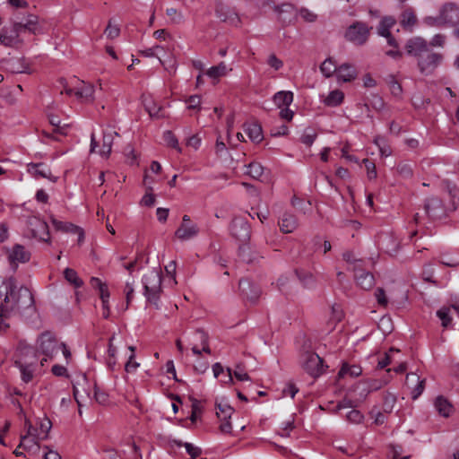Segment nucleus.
Wrapping results in <instances>:
<instances>
[{
  "mask_svg": "<svg viewBox=\"0 0 459 459\" xmlns=\"http://www.w3.org/2000/svg\"><path fill=\"white\" fill-rule=\"evenodd\" d=\"M42 34L44 28L36 15L30 14L21 22H15L11 29L4 28L0 32V43L5 47H17L22 33Z\"/></svg>",
  "mask_w": 459,
  "mask_h": 459,
  "instance_id": "nucleus-1",
  "label": "nucleus"
},
{
  "mask_svg": "<svg viewBox=\"0 0 459 459\" xmlns=\"http://www.w3.org/2000/svg\"><path fill=\"white\" fill-rule=\"evenodd\" d=\"M0 295L4 296V305L8 311L22 310L30 307L33 304V298L30 290L23 287H18L13 278L4 280L0 285Z\"/></svg>",
  "mask_w": 459,
  "mask_h": 459,
  "instance_id": "nucleus-2",
  "label": "nucleus"
},
{
  "mask_svg": "<svg viewBox=\"0 0 459 459\" xmlns=\"http://www.w3.org/2000/svg\"><path fill=\"white\" fill-rule=\"evenodd\" d=\"M162 274L160 270L154 269L143 280L144 296L147 301L159 309V300L160 293L162 292Z\"/></svg>",
  "mask_w": 459,
  "mask_h": 459,
  "instance_id": "nucleus-3",
  "label": "nucleus"
},
{
  "mask_svg": "<svg viewBox=\"0 0 459 459\" xmlns=\"http://www.w3.org/2000/svg\"><path fill=\"white\" fill-rule=\"evenodd\" d=\"M60 342L51 332L42 333L37 341L38 351L45 356L40 364L43 366L48 359L53 358L56 352L59 350Z\"/></svg>",
  "mask_w": 459,
  "mask_h": 459,
  "instance_id": "nucleus-4",
  "label": "nucleus"
},
{
  "mask_svg": "<svg viewBox=\"0 0 459 459\" xmlns=\"http://www.w3.org/2000/svg\"><path fill=\"white\" fill-rule=\"evenodd\" d=\"M372 27L368 26L366 23L355 22L346 29L344 38L354 45L361 46L367 42Z\"/></svg>",
  "mask_w": 459,
  "mask_h": 459,
  "instance_id": "nucleus-5",
  "label": "nucleus"
},
{
  "mask_svg": "<svg viewBox=\"0 0 459 459\" xmlns=\"http://www.w3.org/2000/svg\"><path fill=\"white\" fill-rule=\"evenodd\" d=\"M459 20V7L455 4H446L437 16H429L425 22L429 25H441L445 23H454Z\"/></svg>",
  "mask_w": 459,
  "mask_h": 459,
  "instance_id": "nucleus-6",
  "label": "nucleus"
},
{
  "mask_svg": "<svg viewBox=\"0 0 459 459\" xmlns=\"http://www.w3.org/2000/svg\"><path fill=\"white\" fill-rule=\"evenodd\" d=\"M395 22H396V21L394 17L385 16V17L382 18V20L380 21V22L377 28V34L379 36H382V37H385L387 39V43H388L390 48L386 51V53H387V55H392V56L400 55V52L398 49V45H397L395 39L393 37H391L390 32H389L390 29L394 27Z\"/></svg>",
  "mask_w": 459,
  "mask_h": 459,
  "instance_id": "nucleus-7",
  "label": "nucleus"
},
{
  "mask_svg": "<svg viewBox=\"0 0 459 459\" xmlns=\"http://www.w3.org/2000/svg\"><path fill=\"white\" fill-rule=\"evenodd\" d=\"M24 429L25 433L22 434L20 437L18 448H22L29 452L32 451V445L28 444V439L33 437V444L36 446V451L38 452L41 436L39 429L32 425L31 421L26 416L24 417Z\"/></svg>",
  "mask_w": 459,
  "mask_h": 459,
  "instance_id": "nucleus-8",
  "label": "nucleus"
},
{
  "mask_svg": "<svg viewBox=\"0 0 459 459\" xmlns=\"http://www.w3.org/2000/svg\"><path fill=\"white\" fill-rule=\"evenodd\" d=\"M199 233V227L194 223L188 215L182 217V222L175 232V236L181 241H186L196 237Z\"/></svg>",
  "mask_w": 459,
  "mask_h": 459,
  "instance_id": "nucleus-9",
  "label": "nucleus"
},
{
  "mask_svg": "<svg viewBox=\"0 0 459 459\" xmlns=\"http://www.w3.org/2000/svg\"><path fill=\"white\" fill-rule=\"evenodd\" d=\"M27 225L31 232L32 237L38 238L42 241H50L48 226L47 222L38 217H30L27 221Z\"/></svg>",
  "mask_w": 459,
  "mask_h": 459,
  "instance_id": "nucleus-10",
  "label": "nucleus"
},
{
  "mask_svg": "<svg viewBox=\"0 0 459 459\" xmlns=\"http://www.w3.org/2000/svg\"><path fill=\"white\" fill-rule=\"evenodd\" d=\"M303 368L310 376L317 377L323 373V359L314 352H307Z\"/></svg>",
  "mask_w": 459,
  "mask_h": 459,
  "instance_id": "nucleus-11",
  "label": "nucleus"
},
{
  "mask_svg": "<svg viewBox=\"0 0 459 459\" xmlns=\"http://www.w3.org/2000/svg\"><path fill=\"white\" fill-rule=\"evenodd\" d=\"M30 66L24 59H0V68L11 74L29 73Z\"/></svg>",
  "mask_w": 459,
  "mask_h": 459,
  "instance_id": "nucleus-12",
  "label": "nucleus"
},
{
  "mask_svg": "<svg viewBox=\"0 0 459 459\" xmlns=\"http://www.w3.org/2000/svg\"><path fill=\"white\" fill-rule=\"evenodd\" d=\"M406 54L410 56H429V46L420 37L409 39L405 46Z\"/></svg>",
  "mask_w": 459,
  "mask_h": 459,
  "instance_id": "nucleus-13",
  "label": "nucleus"
},
{
  "mask_svg": "<svg viewBox=\"0 0 459 459\" xmlns=\"http://www.w3.org/2000/svg\"><path fill=\"white\" fill-rule=\"evenodd\" d=\"M239 289L243 296L251 303H256L262 293L259 286H257L248 279L240 280Z\"/></svg>",
  "mask_w": 459,
  "mask_h": 459,
  "instance_id": "nucleus-14",
  "label": "nucleus"
},
{
  "mask_svg": "<svg viewBox=\"0 0 459 459\" xmlns=\"http://www.w3.org/2000/svg\"><path fill=\"white\" fill-rule=\"evenodd\" d=\"M232 234L240 241L246 242L250 238V227L244 219L236 218L232 221Z\"/></svg>",
  "mask_w": 459,
  "mask_h": 459,
  "instance_id": "nucleus-15",
  "label": "nucleus"
},
{
  "mask_svg": "<svg viewBox=\"0 0 459 459\" xmlns=\"http://www.w3.org/2000/svg\"><path fill=\"white\" fill-rule=\"evenodd\" d=\"M28 172L35 177H41L48 178L52 182H56L57 178L53 176L50 169L43 163H30L28 164Z\"/></svg>",
  "mask_w": 459,
  "mask_h": 459,
  "instance_id": "nucleus-16",
  "label": "nucleus"
},
{
  "mask_svg": "<svg viewBox=\"0 0 459 459\" xmlns=\"http://www.w3.org/2000/svg\"><path fill=\"white\" fill-rule=\"evenodd\" d=\"M354 280L357 285L363 290H370L375 285L374 275L363 269H359L354 273Z\"/></svg>",
  "mask_w": 459,
  "mask_h": 459,
  "instance_id": "nucleus-17",
  "label": "nucleus"
},
{
  "mask_svg": "<svg viewBox=\"0 0 459 459\" xmlns=\"http://www.w3.org/2000/svg\"><path fill=\"white\" fill-rule=\"evenodd\" d=\"M15 364L20 368L22 372V378L24 382H30L33 377V370L31 367L34 364L33 360L27 359L22 351V357L15 361Z\"/></svg>",
  "mask_w": 459,
  "mask_h": 459,
  "instance_id": "nucleus-18",
  "label": "nucleus"
},
{
  "mask_svg": "<svg viewBox=\"0 0 459 459\" xmlns=\"http://www.w3.org/2000/svg\"><path fill=\"white\" fill-rule=\"evenodd\" d=\"M30 256V252L23 246L17 244L10 251L8 258L11 264H14L16 262L25 263L29 261Z\"/></svg>",
  "mask_w": 459,
  "mask_h": 459,
  "instance_id": "nucleus-19",
  "label": "nucleus"
},
{
  "mask_svg": "<svg viewBox=\"0 0 459 459\" xmlns=\"http://www.w3.org/2000/svg\"><path fill=\"white\" fill-rule=\"evenodd\" d=\"M410 382H415L412 387V399L416 400L423 392L425 387V379H420L416 373H409L406 376V385H410Z\"/></svg>",
  "mask_w": 459,
  "mask_h": 459,
  "instance_id": "nucleus-20",
  "label": "nucleus"
},
{
  "mask_svg": "<svg viewBox=\"0 0 459 459\" xmlns=\"http://www.w3.org/2000/svg\"><path fill=\"white\" fill-rule=\"evenodd\" d=\"M335 75L338 80L350 82L355 78L356 71L349 64L343 63L338 65Z\"/></svg>",
  "mask_w": 459,
  "mask_h": 459,
  "instance_id": "nucleus-21",
  "label": "nucleus"
},
{
  "mask_svg": "<svg viewBox=\"0 0 459 459\" xmlns=\"http://www.w3.org/2000/svg\"><path fill=\"white\" fill-rule=\"evenodd\" d=\"M244 130L254 143H260L264 136L262 127L257 123L245 124Z\"/></svg>",
  "mask_w": 459,
  "mask_h": 459,
  "instance_id": "nucleus-22",
  "label": "nucleus"
},
{
  "mask_svg": "<svg viewBox=\"0 0 459 459\" xmlns=\"http://www.w3.org/2000/svg\"><path fill=\"white\" fill-rule=\"evenodd\" d=\"M280 230L283 233H291L295 230L298 226V221L295 216L291 214H284L281 218V221L279 223Z\"/></svg>",
  "mask_w": 459,
  "mask_h": 459,
  "instance_id": "nucleus-23",
  "label": "nucleus"
},
{
  "mask_svg": "<svg viewBox=\"0 0 459 459\" xmlns=\"http://www.w3.org/2000/svg\"><path fill=\"white\" fill-rule=\"evenodd\" d=\"M273 100L279 108L289 107L293 101V93L291 91H279L274 94Z\"/></svg>",
  "mask_w": 459,
  "mask_h": 459,
  "instance_id": "nucleus-24",
  "label": "nucleus"
},
{
  "mask_svg": "<svg viewBox=\"0 0 459 459\" xmlns=\"http://www.w3.org/2000/svg\"><path fill=\"white\" fill-rule=\"evenodd\" d=\"M93 85L90 83H85L84 82H82V86L76 87L74 91L75 96H77L78 98L84 99L86 101H93Z\"/></svg>",
  "mask_w": 459,
  "mask_h": 459,
  "instance_id": "nucleus-25",
  "label": "nucleus"
},
{
  "mask_svg": "<svg viewBox=\"0 0 459 459\" xmlns=\"http://www.w3.org/2000/svg\"><path fill=\"white\" fill-rule=\"evenodd\" d=\"M343 260L351 267L354 273L359 269H362L363 259L358 257V255L352 251H346L342 254Z\"/></svg>",
  "mask_w": 459,
  "mask_h": 459,
  "instance_id": "nucleus-26",
  "label": "nucleus"
},
{
  "mask_svg": "<svg viewBox=\"0 0 459 459\" xmlns=\"http://www.w3.org/2000/svg\"><path fill=\"white\" fill-rule=\"evenodd\" d=\"M435 407L438 413L444 417H448L452 411V404L442 395L436 398Z\"/></svg>",
  "mask_w": 459,
  "mask_h": 459,
  "instance_id": "nucleus-27",
  "label": "nucleus"
},
{
  "mask_svg": "<svg viewBox=\"0 0 459 459\" xmlns=\"http://www.w3.org/2000/svg\"><path fill=\"white\" fill-rule=\"evenodd\" d=\"M231 70V67H229L224 62H221L219 65L209 68L206 71V74L211 78L217 79L226 75Z\"/></svg>",
  "mask_w": 459,
  "mask_h": 459,
  "instance_id": "nucleus-28",
  "label": "nucleus"
},
{
  "mask_svg": "<svg viewBox=\"0 0 459 459\" xmlns=\"http://www.w3.org/2000/svg\"><path fill=\"white\" fill-rule=\"evenodd\" d=\"M114 136L111 133H104L102 147L99 151L100 156L108 158L111 153Z\"/></svg>",
  "mask_w": 459,
  "mask_h": 459,
  "instance_id": "nucleus-29",
  "label": "nucleus"
},
{
  "mask_svg": "<svg viewBox=\"0 0 459 459\" xmlns=\"http://www.w3.org/2000/svg\"><path fill=\"white\" fill-rule=\"evenodd\" d=\"M417 18L411 10H405L401 15L400 23L404 29L411 30L416 24Z\"/></svg>",
  "mask_w": 459,
  "mask_h": 459,
  "instance_id": "nucleus-30",
  "label": "nucleus"
},
{
  "mask_svg": "<svg viewBox=\"0 0 459 459\" xmlns=\"http://www.w3.org/2000/svg\"><path fill=\"white\" fill-rule=\"evenodd\" d=\"M344 99V94L342 91L334 90L331 91L328 96L324 100L326 106L334 107L340 105Z\"/></svg>",
  "mask_w": 459,
  "mask_h": 459,
  "instance_id": "nucleus-31",
  "label": "nucleus"
},
{
  "mask_svg": "<svg viewBox=\"0 0 459 459\" xmlns=\"http://www.w3.org/2000/svg\"><path fill=\"white\" fill-rule=\"evenodd\" d=\"M338 64L334 61V59H325V61L320 65V70L323 74L326 77H330L333 74H336Z\"/></svg>",
  "mask_w": 459,
  "mask_h": 459,
  "instance_id": "nucleus-32",
  "label": "nucleus"
},
{
  "mask_svg": "<svg viewBox=\"0 0 459 459\" xmlns=\"http://www.w3.org/2000/svg\"><path fill=\"white\" fill-rule=\"evenodd\" d=\"M83 384H86V377L83 375L79 377L74 384H73V394L74 398L78 405V413L80 416L82 415V401L79 397V392H78V385H83Z\"/></svg>",
  "mask_w": 459,
  "mask_h": 459,
  "instance_id": "nucleus-33",
  "label": "nucleus"
},
{
  "mask_svg": "<svg viewBox=\"0 0 459 459\" xmlns=\"http://www.w3.org/2000/svg\"><path fill=\"white\" fill-rule=\"evenodd\" d=\"M104 34L109 39H117L120 34L119 24L114 19H110L105 29Z\"/></svg>",
  "mask_w": 459,
  "mask_h": 459,
  "instance_id": "nucleus-34",
  "label": "nucleus"
},
{
  "mask_svg": "<svg viewBox=\"0 0 459 459\" xmlns=\"http://www.w3.org/2000/svg\"><path fill=\"white\" fill-rule=\"evenodd\" d=\"M362 373V369L359 366L350 367L347 363H343L341 370L338 373V379L342 378L346 374L351 377H359Z\"/></svg>",
  "mask_w": 459,
  "mask_h": 459,
  "instance_id": "nucleus-35",
  "label": "nucleus"
},
{
  "mask_svg": "<svg viewBox=\"0 0 459 459\" xmlns=\"http://www.w3.org/2000/svg\"><path fill=\"white\" fill-rule=\"evenodd\" d=\"M50 220L56 230L62 232H74V230H77V226L72 223L60 221L53 216H51Z\"/></svg>",
  "mask_w": 459,
  "mask_h": 459,
  "instance_id": "nucleus-36",
  "label": "nucleus"
},
{
  "mask_svg": "<svg viewBox=\"0 0 459 459\" xmlns=\"http://www.w3.org/2000/svg\"><path fill=\"white\" fill-rule=\"evenodd\" d=\"M64 276L75 288H79L83 284V281L78 277L77 273L74 269L66 268L64 271Z\"/></svg>",
  "mask_w": 459,
  "mask_h": 459,
  "instance_id": "nucleus-37",
  "label": "nucleus"
},
{
  "mask_svg": "<svg viewBox=\"0 0 459 459\" xmlns=\"http://www.w3.org/2000/svg\"><path fill=\"white\" fill-rule=\"evenodd\" d=\"M397 397L394 394L386 392L384 396V412L385 413H391L394 408V405L396 403Z\"/></svg>",
  "mask_w": 459,
  "mask_h": 459,
  "instance_id": "nucleus-38",
  "label": "nucleus"
},
{
  "mask_svg": "<svg viewBox=\"0 0 459 459\" xmlns=\"http://www.w3.org/2000/svg\"><path fill=\"white\" fill-rule=\"evenodd\" d=\"M436 59H420L418 65L422 74H430L437 67Z\"/></svg>",
  "mask_w": 459,
  "mask_h": 459,
  "instance_id": "nucleus-39",
  "label": "nucleus"
},
{
  "mask_svg": "<svg viewBox=\"0 0 459 459\" xmlns=\"http://www.w3.org/2000/svg\"><path fill=\"white\" fill-rule=\"evenodd\" d=\"M247 173L254 179H260L264 174V167L256 162H252L247 166Z\"/></svg>",
  "mask_w": 459,
  "mask_h": 459,
  "instance_id": "nucleus-40",
  "label": "nucleus"
},
{
  "mask_svg": "<svg viewBox=\"0 0 459 459\" xmlns=\"http://www.w3.org/2000/svg\"><path fill=\"white\" fill-rule=\"evenodd\" d=\"M450 307H443L437 311V317L442 322V326L446 328L452 322V317L449 315Z\"/></svg>",
  "mask_w": 459,
  "mask_h": 459,
  "instance_id": "nucleus-41",
  "label": "nucleus"
},
{
  "mask_svg": "<svg viewBox=\"0 0 459 459\" xmlns=\"http://www.w3.org/2000/svg\"><path fill=\"white\" fill-rule=\"evenodd\" d=\"M39 431L41 436L40 440L48 438V433L50 432L51 428H52V423H51L50 420L47 417H44L39 423Z\"/></svg>",
  "mask_w": 459,
  "mask_h": 459,
  "instance_id": "nucleus-42",
  "label": "nucleus"
},
{
  "mask_svg": "<svg viewBox=\"0 0 459 459\" xmlns=\"http://www.w3.org/2000/svg\"><path fill=\"white\" fill-rule=\"evenodd\" d=\"M317 137V134L314 129L307 128L300 137L301 143L307 146H311Z\"/></svg>",
  "mask_w": 459,
  "mask_h": 459,
  "instance_id": "nucleus-43",
  "label": "nucleus"
},
{
  "mask_svg": "<svg viewBox=\"0 0 459 459\" xmlns=\"http://www.w3.org/2000/svg\"><path fill=\"white\" fill-rule=\"evenodd\" d=\"M153 189L152 186L146 187V193L143 196L140 204L147 207H152L154 205L156 198L155 195L152 193Z\"/></svg>",
  "mask_w": 459,
  "mask_h": 459,
  "instance_id": "nucleus-44",
  "label": "nucleus"
},
{
  "mask_svg": "<svg viewBox=\"0 0 459 459\" xmlns=\"http://www.w3.org/2000/svg\"><path fill=\"white\" fill-rule=\"evenodd\" d=\"M164 140L168 146L175 148L178 152H182L181 147L178 145L177 137L171 131H166L164 133Z\"/></svg>",
  "mask_w": 459,
  "mask_h": 459,
  "instance_id": "nucleus-45",
  "label": "nucleus"
},
{
  "mask_svg": "<svg viewBox=\"0 0 459 459\" xmlns=\"http://www.w3.org/2000/svg\"><path fill=\"white\" fill-rule=\"evenodd\" d=\"M22 351H23L24 356H25V358L27 359L33 360L34 362L36 361L37 352L31 347L26 346V345H23V344H20L19 355H18V359H21V357H22Z\"/></svg>",
  "mask_w": 459,
  "mask_h": 459,
  "instance_id": "nucleus-46",
  "label": "nucleus"
},
{
  "mask_svg": "<svg viewBox=\"0 0 459 459\" xmlns=\"http://www.w3.org/2000/svg\"><path fill=\"white\" fill-rule=\"evenodd\" d=\"M378 328L384 334L390 333L394 329L392 319L386 316H383L378 323Z\"/></svg>",
  "mask_w": 459,
  "mask_h": 459,
  "instance_id": "nucleus-47",
  "label": "nucleus"
},
{
  "mask_svg": "<svg viewBox=\"0 0 459 459\" xmlns=\"http://www.w3.org/2000/svg\"><path fill=\"white\" fill-rule=\"evenodd\" d=\"M345 417L349 422L354 424L361 423L364 419L363 414L359 411L355 409H352L351 411H348Z\"/></svg>",
  "mask_w": 459,
  "mask_h": 459,
  "instance_id": "nucleus-48",
  "label": "nucleus"
},
{
  "mask_svg": "<svg viewBox=\"0 0 459 459\" xmlns=\"http://www.w3.org/2000/svg\"><path fill=\"white\" fill-rule=\"evenodd\" d=\"M216 406L219 410V411H217V416L219 418H221V415H224L225 419H230L231 418V415L233 414L234 412V409L229 405V404H222L221 403H216Z\"/></svg>",
  "mask_w": 459,
  "mask_h": 459,
  "instance_id": "nucleus-49",
  "label": "nucleus"
},
{
  "mask_svg": "<svg viewBox=\"0 0 459 459\" xmlns=\"http://www.w3.org/2000/svg\"><path fill=\"white\" fill-rule=\"evenodd\" d=\"M388 83L390 86L391 92L395 97H400L403 92L401 84L394 79L393 75L388 76Z\"/></svg>",
  "mask_w": 459,
  "mask_h": 459,
  "instance_id": "nucleus-50",
  "label": "nucleus"
},
{
  "mask_svg": "<svg viewBox=\"0 0 459 459\" xmlns=\"http://www.w3.org/2000/svg\"><path fill=\"white\" fill-rule=\"evenodd\" d=\"M299 15L305 22H316V20L317 18V15L315 13H313L312 11H310L305 7H302L299 10Z\"/></svg>",
  "mask_w": 459,
  "mask_h": 459,
  "instance_id": "nucleus-51",
  "label": "nucleus"
},
{
  "mask_svg": "<svg viewBox=\"0 0 459 459\" xmlns=\"http://www.w3.org/2000/svg\"><path fill=\"white\" fill-rule=\"evenodd\" d=\"M144 107L146 111L152 117H159V112L161 110V107H158L157 104L152 100L149 102L144 101Z\"/></svg>",
  "mask_w": 459,
  "mask_h": 459,
  "instance_id": "nucleus-52",
  "label": "nucleus"
},
{
  "mask_svg": "<svg viewBox=\"0 0 459 459\" xmlns=\"http://www.w3.org/2000/svg\"><path fill=\"white\" fill-rule=\"evenodd\" d=\"M10 312L8 311L7 307H5L4 305L0 306V332L5 331L7 328H9V325L4 323V319L9 318Z\"/></svg>",
  "mask_w": 459,
  "mask_h": 459,
  "instance_id": "nucleus-53",
  "label": "nucleus"
},
{
  "mask_svg": "<svg viewBox=\"0 0 459 459\" xmlns=\"http://www.w3.org/2000/svg\"><path fill=\"white\" fill-rule=\"evenodd\" d=\"M398 173L403 178H410L412 175V169L410 164L401 162L397 166Z\"/></svg>",
  "mask_w": 459,
  "mask_h": 459,
  "instance_id": "nucleus-54",
  "label": "nucleus"
},
{
  "mask_svg": "<svg viewBox=\"0 0 459 459\" xmlns=\"http://www.w3.org/2000/svg\"><path fill=\"white\" fill-rule=\"evenodd\" d=\"M166 13L171 18L173 23H180L183 21V14L175 8H168Z\"/></svg>",
  "mask_w": 459,
  "mask_h": 459,
  "instance_id": "nucleus-55",
  "label": "nucleus"
},
{
  "mask_svg": "<svg viewBox=\"0 0 459 459\" xmlns=\"http://www.w3.org/2000/svg\"><path fill=\"white\" fill-rule=\"evenodd\" d=\"M186 102L188 103V108L189 109H197L200 110L201 108V97L199 95H193L190 96Z\"/></svg>",
  "mask_w": 459,
  "mask_h": 459,
  "instance_id": "nucleus-56",
  "label": "nucleus"
},
{
  "mask_svg": "<svg viewBox=\"0 0 459 459\" xmlns=\"http://www.w3.org/2000/svg\"><path fill=\"white\" fill-rule=\"evenodd\" d=\"M363 163L365 164L368 178L369 179L376 178H377L376 165L373 162H371L368 159H364Z\"/></svg>",
  "mask_w": 459,
  "mask_h": 459,
  "instance_id": "nucleus-57",
  "label": "nucleus"
},
{
  "mask_svg": "<svg viewBox=\"0 0 459 459\" xmlns=\"http://www.w3.org/2000/svg\"><path fill=\"white\" fill-rule=\"evenodd\" d=\"M94 399L100 404H106L108 402V394L105 392L100 391L97 385H94Z\"/></svg>",
  "mask_w": 459,
  "mask_h": 459,
  "instance_id": "nucleus-58",
  "label": "nucleus"
},
{
  "mask_svg": "<svg viewBox=\"0 0 459 459\" xmlns=\"http://www.w3.org/2000/svg\"><path fill=\"white\" fill-rule=\"evenodd\" d=\"M375 296L377 299V302L382 307H386L388 304V299L386 298L385 292L384 289L377 288L375 293Z\"/></svg>",
  "mask_w": 459,
  "mask_h": 459,
  "instance_id": "nucleus-59",
  "label": "nucleus"
},
{
  "mask_svg": "<svg viewBox=\"0 0 459 459\" xmlns=\"http://www.w3.org/2000/svg\"><path fill=\"white\" fill-rule=\"evenodd\" d=\"M184 446L192 458H195L202 454V450L200 447L195 446L190 443H185Z\"/></svg>",
  "mask_w": 459,
  "mask_h": 459,
  "instance_id": "nucleus-60",
  "label": "nucleus"
},
{
  "mask_svg": "<svg viewBox=\"0 0 459 459\" xmlns=\"http://www.w3.org/2000/svg\"><path fill=\"white\" fill-rule=\"evenodd\" d=\"M139 366H140V363H138L134 360V355H130L127 362L125 365V370L127 373H131L134 370H135L136 368H138Z\"/></svg>",
  "mask_w": 459,
  "mask_h": 459,
  "instance_id": "nucleus-61",
  "label": "nucleus"
},
{
  "mask_svg": "<svg viewBox=\"0 0 459 459\" xmlns=\"http://www.w3.org/2000/svg\"><path fill=\"white\" fill-rule=\"evenodd\" d=\"M125 293H126V309H127L131 303V300L133 299V294H134V287L131 282H127L126 284Z\"/></svg>",
  "mask_w": 459,
  "mask_h": 459,
  "instance_id": "nucleus-62",
  "label": "nucleus"
},
{
  "mask_svg": "<svg viewBox=\"0 0 459 459\" xmlns=\"http://www.w3.org/2000/svg\"><path fill=\"white\" fill-rule=\"evenodd\" d=\"M201 412H202V409H201L198 402L196 400H195L192 404V413L190 416L191 421L195 422L197 420L198 416L201 414Z\"/></svg>",
  "mask_w": 459,
  "mask_h": 459,
  "instance_id": "nucleus-63",
  "label": "nucleus"
},
{
  "mask_svg": "<svg viewBox=\"0 0 459 459\" xmlns=\"http://www.w3.org/2000/svg\"><path fill=\"white\" fill-rule=\"evenodd\" d=\"M201 144V138L197 134L192 135L186 141V145L198 150Z\"/></svg>",
  "mask_w": 459,
  "mask_h": 459,
  "instance_id": "nucleus-64",
  "label": "nucleus"
}]
</instances>
